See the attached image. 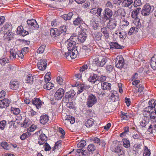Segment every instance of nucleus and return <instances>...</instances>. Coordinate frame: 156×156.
<instances>
[{"label": "nucleus", "mask_w": 156, "mask_h": 156, "mask_svg": "<svg viewBox=\"0 0 156 156\" xmlns=\"http://www.w3.org/2000/svg\"><path fill=\"white\" fill-rule=\"evenodd\" d=\"M54 87L53 85L50 82L46 83L44 85V88L45 89L50 90Z\"/></svg>", "instance_id": "obj_32"}, {"label": "nucleus", "mask_w": 156, "mask_h": 156, "mask_svg": "<svg viewBox=\"0 0 156 156\" xmlns=\"http://www.w3.org/2000/svg\"><path fill=\"white\" fill-rule=\"evenodd\" d=\"M117 60L115 62V66L119 69L124 67V61L123 57L121 55L118 56L116 58Z\"/></svg>", "instance_id": "obj_4"}, {"label": "nucleus", "mask_w": 156, "mask_h": 156, "mask_svg": "<svg viewBox=\"0 0 156 156\" xmlns=\"http://www.w3.org/2000/svg\"><path fill=\"white\" fill-rule=\"evenodd\" d=\"M12 25L9 23H6L4 26L0 28V33L2 34L5 32H12Z\"/></svg>", "instance_id": "obj_7"}, {"label": "nucleus", "mask_w": 156, "mask_h": 156, "mask_svg": "<svg viewBox=\"0 0 156 156\" xmlns=\"http://www.w3.org/2000/svg\"><path fill=\"white\" fill-rule=\"evenodd\" d=\"M146 148L144 151L143 156H149L151 154L150 151L149 150L147 147H145Z\"/></svg>", "instance_id": "obj_50"}, {"label": "nucleus", "mask_w": 156, "mask_h": 156, "mask_svg": "<svg viewBox=\"0 0 156 156\" xmlns=\"http://www.w3.org/2000/svg\"><path fill=\"white\" fill-rule=\"evenodd\" d=\"M71 51V52H70V57L72 58H76L78 54V51H77L76 49H73Z\"/></svg>", "instance_id": "obj_34"}, {"label": "nucleus", "mask_w": 156, "mask_h": 156, "mask_svg": "<svg viewBox=\"0 0 156 156\" xmlns=\"http://www.w3.org/2000/svg\"><path fill=\"white\" fill-rule=\"evenodd\" d=\"M106 77L105 76L101 75L98 76L97 74H94L93 76H90L88 78V80L93 84L98 83V84H100V83H98L99 81H104L106 80Z\"/></svg>", "instance_id": "obj_2"}, {"label": "nucleus", "mask_w": 156, "mask_h": 156, "mask_svg": "<svg viewBox=\"0 0 156 156\" xmlns=\"http://www.w3.org/2000/svg\"><path fill=\"white\" fill-rule=\"evenodd\" d=\"M106 6L108 8H112L113 7V5L110 1H108L106 4Z\"/></svg>", "instance_id": "obj_59"}, {"label": "nucleus", "mask_w": 156, "mask_h": 156, "mask_svg": "<svg viewBox=\"0 0 156 156\" xmlns=\"http://www.w3.org/2000/svg\"><path fill=\"white\" fill-rule=\"evenodd\" d=\"M9 101L8 99L0 100V108H6L9 106Z\"/></svg>", "instance_id": "obj_15"}, {"label": "nucleus", "mask_w": 156, "mask_h": 156, "mask_svg": "<svg viewBox=\"0 0 156 156\" xmlns=\"http://www.w3.org/2000/svg\"><path fill=\"white\" fill-rule=\"evenodd\" d=\"M31 135V134L28 132H26L20 136V139L22 140H24L26 138L29 137Z\"/></svg>", "instance_id": "obj_41"}, {"label": "nucleus", "mask_w": 156, "mask_h": 156, "mask_svg": "<svg viewBox=\"0 0 156 156\" xmlns=\"http://www.w3.org/2000/svg\"><path fill=\"white\" fill-rule=\"evenodd\" d=\"M41 141H38V144L40 145L43 144L47 140V137L44 134H42L39 136Z\"/></svg>", "instance_id": "obj_20"}, {"label": "nucleus", "mask_w": 156, "mask_h": 156, "mask_svg": "<svg viewBox=\"0 0 156 156\" xmlns=\"http://www.w3.org/2000/svg\"><path fill=\"white\" fill-rule=\"evenodd\" d=\"M10 57L12 59L16 58V53L12 49L10 50Z\"/></svg>", "instance_id": "obj_47"}, {"label": "nucleus", "mask_w": 156, "mask_h": 156, "mask_svg": "<svg viewBox=\"0 0 156 156\" xmlns=\"http://www.w3.org/2000/svg\"><path fill=\"white\" fill-rule=\"evenodd\" d=\"M79 155L80 156H88V153L86 150L83 149L80 155Z\"/></svg>", "instance_id": "obj_58"}, {"label": "nucleus", "mask_w": 156, "mask_h": 156, "mask_svg": "<svg viewBox=\"0 0 156 156\" xmlns=\"http://www.w3.org/2000/svg\"><path fill=\"white\" fill-rule=\"evenodd\" d=\"M49 116L47 115L41 116L40 119V122L43 125L47 123L49 120Z\"/></svg>", "instance_id": "obj_19"}, {"label": "nucleus", "mask_w": 156, "mask_h": 156, "mask_svg": "<svg viewBox=\"0 0 156 156\" xmlns=\"http://www.w3.org/2000/svg\"><path fill=\"white\" fill-rule=\"evenodd\" d=\"M92 140L94 142V143L98 144L99 145H101V140L99 138L94 137L93 138Z\"/></svg>", "instance_id": "obj_52"}, {"label": "nucleus", "mask_w": 156, "mask_h": 156, "mask_svg": "<svg viewBox=\"0 0 156 156\" xmlns=\"http://www.w3.org/2000/svg\"><path fill=\"white\" fill-rule=\"evenodd\" d=\"M151 111L148 110V108H145L143 112V115L144 117L147 118V119H148L151 113Z\"/></svg>", "instance_id": "obj_33"}, {"label": "nucleus", "mask_w": 156, "mask_h": 156, "mask_svg": "<svg viewBox=\"0 0 156 156\" xmlns=\"http://www.w3.org/2000/svg\"><path fill=\"white\" fill-rule=\"evenodd\" d=\"M151 6L149 5H146L143 7L141 11L142 14L145 16H148L152 12Z\"/></svg>", "instance_id": "obj_6"}, {"label": "nucleus", "mask_w": 156, "mask_h": 156, "mask_svg": "<svg viewBox=\"0 0 156 156\" xmlns=\"http://www.w3.org/2000/svg\"><path fill=\"white\" fill-rule=\"evenodd\" d=\"M111 48H115L117 49L121 48V46L116 42H112L110 44Z\"/></svg>", "instance_id": "obj_28"}, {"label": "nucleus", "mask_w": 156, "mask_h": 156, "mask_svg": "<svg viewBox=\"0 0 156 156\" xmlns=\"http://www.w3.org/2000/svg\"><path fill=\"white\" fill-rule=\"evenodd\" d=\"M101 85L103 90H109L111 88V84L107 82H103L100 83V85Z\"/></svg>", "instance_id": "obj_24"}, {"label": "nucleus", "mask_w": 156, "mask_h": 156, "mask_svg": "<svg viewBox=\"0 0 156 156\" xmlns=\"http://www.w3.org/2000/svg\"><path fill=\"white\" fill-rule=\"evenodd\" d=\"M137 28L134 27L131 28L128 32V34L130 35H131L134 31H137Z\"/></svg>", "instance_id": "obj_57"}, {"label": "nucleus", "mask_w": 156, "mask_h": 156, "mask_svg": "<svg viewBox=\"0 0 156 156\" xmlns=\"http://www.w3.org/2000/svg\"><path fill=\"white\" fill-rule=\"evenodd\" d=\"M106 69L108 72H110L112 70V66L111 65H108L106 66Z\"/></svg>", "instance_id": "obj_63"}, {"label": "nucleus", "mask_w": 156, "mask_h": 156, "mask_svg": "<svg viewBox=\"0 0 156 156\" xmlns=\"http://www.w3.org/2000/svg\"><path fill=\"white\" fill-rule=\"evenodd\" d=\"M66 120L70 122L71 124H73L75 122V118L73 117L70 116H67Z\"/></svg>", "instance_id": "obj_43"}, {"label": "nucleus", "mask_w": 156, "mask_h": 156, "mask_svg": "<svg viewBox=\"0 0 156 156\" xmlns=\"http://www.w3.org/2000/svg\"><path fill=\"white\" fill-rule=\"evenodd\" d=\"M116 25V22L115 19L110 20L108 24V28L112 29L115 28Z\"/></svg>", "instance_id": "obj_23"}, {"label": "nucleus", "mask_w": 156, "mask_h": 156, "mask_svg": "<svg viewBox=\"0 0 156 156\" xmlns=\"http://www.w3.org/2000/svg\"><path fill=\"white\" fill-rule=\"evenodd\" d=\"M97 102L96 97L93 94H91L88 97L87 102V105L89 108L91 107Z\"/></svg>", "instance_id": "obj_3"}, {"label": "nucleus", "mask_w": 156, "mask_h": 156, "mask_svg": "<svg viewBox=\"0 0 156 156\" xmlns=\"http://www.w3.org/2000/svg\"><path fill=\"white\" fill-rule=\"evenodd\" d=\"M95 147L93 144H90L87 147V149L89 151L92 152L95 149Z\"/></svg>", "instance_id": "obj_49"}, {"label": "nucleus", "mask_w": 156, "mask_h": 156, "mask_svg": "<svg viewBox=\"0 0 156 156\" xmlns=\"http://www.w3.org/2000/svg\"><path fill=\"white\" fill-rule=\"evenodd\" d=\"M76 16V13L74 14L72 12H69L67 14H65L62 16V17L65 20H70L72 18H74Z\"/></svg>", "instance_id": "obj_16"}, {"label": "nucleus", "mask_w": 156, "mask_h": 156, "mask_svg": "<svg viewBox=\"0 0 156 156\" xmlns=\"http://www.w3.org/2000/svg\"><path fill=\"white\" fill-rule=\"evenodd\" d=\"M44 146L45 147L44 150L46 151H49L51 149V147L47 143L45 144Z\"/></svg>", "instance_id": "obj_61"}, {"label": "nucleus", "mask_w": 156, "mask_h": 156, "mask_svg": "<svg viewBox=\"0 0 156 156\" xmlns=\"http://www.w3.org/2000/svg\"><path fill=\"white\" fill-rule=\"evenodd\" d=\"M73 24L75 25H78L83 23V21L82 19L80 17H78L76 20L73 21Z\"/></svg>", "instance_id": "obj_29"}, {"label": "nucleus", "mask_w": 156, "mask_h": 156, "mask_svg": "<svg viewBox=\"0 0 156 156\" xmlns=\"http://www.w3.org/2000/svg\"><path fill=\"white\" fill-rule=\"evenodd\" d=\"M110 99L112 100V101L115 102L118 101V98L117 96L115 97V95L114 94H112L111 95Z\"/></svg>", "instance_id": "obj_54"}, {"label": "nucleus", "mask_w": 156, "mask_h": 156, "mask_svg": "<svg viewBox=\"0 0 156 156\" xmlns=\"http://www.w3.org/2000/svg\"><path fill=\"white\" fill-rule=\"evenodd\" d=\"M139 13L137 12V11H136L134 10L132 13V17L133 18L136 19H137L138 17Z\"/></svg>", "instance_id": "obj_48"}, {"label": "nucleus", "mask_w": 156, "mask_h": 156, "mask_svg": "<svg viewBox=\"0 0 156 156\" xmlns=\"http://www.w3.org/2000/svg\"><path fill=\"white\" fill-rule=\"evenodd\" d=\"M66 31V27L64 25L60 27L58 30V32L59 33L60 36L64 35Z\"/></svg>", "instance_id": "obj_30"}, {"label": "nucleus", "mask_w": 156, "mask_h": 156, "mask_svg": "<svg viewBox=\"0 0 156 156\" xmlns=\"http://www.w3.org/2000/svg\"><path fill=\"white\" fill-rule=\"evenodd\" d=\"M142 5V3L140 0H135L134 1V5L136 7L140 6Z\"/></svg>", "instance_id": "obj_56"}, {"label": "nucleus", "mask_w": 156, "mask_h": 156, "mask_svg": "<svg viewBox=\"0 0 156 156\" xmlns=\"http://www.w3.org/2000/svg\"><path fill=\"white\" fill-rule=\"evenodd\" d=\"M23 30V27L22 26H19L17 28V33L20 34Z\"/></svg>", "instance_id": "obj_64"}, {"label": "nucleus", "mask_w": 156, "mask_h": 156, "mask_svg": "<svg viewBox=\"0 0 156 156\" xmlns=\"http://www.w3.org/2000/svg\"><path fill=\"white\" fill-rule=\"evenodd\" d=\"M66 105L67 107L69 108H72L74 107V105L73 102H68L67 104Z\"/></svg>", "instance_id": "obj_62"}, {"label": "nucleus", "mask_w": 156, "mask_h": 156, "mask_svg": "<svg viewBox=\"0 0 156 156\" xmlns=\"http://www.w3.org/2000/svg\"><path fill=\"white\" fill-rule=\"evenodd\" d=\"M11 111H12L13 113L15 115L18 114L20 112V110L18 108H12Z\"/></svg>", "instance_id": "obj_42"}, {"label": "nucleus", "mask_w": 156, "mask_h": 156, "mask_svg": "<svg viewBox=\"0 0 156 156\" xmlns=\"http://www.w3.org/2000/svg\"><path fill=\"white\" fill-rule=\"evenodd\" d=\"M10 87L12 89L17 90L19 88L18 82L15 81H11L10 82Z\"/></svg>", "instance_id": "obj_21"}, {"label": "nucleus", "mask_w": 156, "mask_h": 156, "mask_svg": "<svg viewBox=\"0 0 156 156\" xmlns=\"http://www.w3.org/2000/svg\"><path fill=\"white\" fill-rule=\"evenodd\" d=\"M117 13L118 15L124 17L126 14L124 9L122 8L120 9L117 11Z\"/></svg>", "instance_id": "obj_37"}, {"label": "nucleus", "mask_w": 156, "mask_h": 156, "mask_svg": "<svg viewBox=\"0 0 156 156\" xmlns=\"http://www.w3.org/2000/svg\"><path fill=\"white\" fill-rule=\"evenodd\" d=\"M132 0H123V4L125 7H129L133 3Z\"/></svg>", "instance_id": "obj_36"}, {"label": "nucleus", "mask_w": 156, "mask_h": 156, "mask_svg": "<svg viewBox=\"0 0 156 156\" xmlns=\"http://www.w3.org/2000/svg\"><path fill=\"white\" fill-rule=\"evenodd\" d=\"M4 34L3 37L5 40L10 41L13 38L14 34L12 32L3 33Z\"/></svg>", "instance_id": "obj_17"}, {"label": "nucleus", "mask_w": 156, "mask_h": 156, "mask_svg": "<svg viewBox=\"0 0 156 156\" xmlns=\"http://www.w3.org/2000/svg\"><path fill=\"white\" fill-rule=\"evenodd\" d=\"M88 68V66L87 65H84L80 68V73H83V74H84L85 71Z\"/></svg>", "instance_id": "obj_45"}, {"label": "nucleus", "mask_w": 156, "mask_h": 156, "mask_svg": "<svg viewBox=\"0 0 156 156\" xmlns=\"http://www.w3.org/2000/svg\"><path fill=\"white\" fill-rule=\"evenodd\" d=\"M87 37V34L86 33L82 32L78 35L77 37L79 42L80 43H83L86 40Z\"/></svg>", "instance_id": "obj_13"}, {"label": "nucleus", "mask_w": 156, "mask_h": 156, "mask_svg": "<svg viewBox=\"0 0 156 156\" xmlns=\"http://www.w3.org/2000/svg\"><path fill=\"white\" fill-rule=\"evenodd\" d=\"M75 94V92L73 90H71L67 92L66 94L65 98L67 101V99L69 98H72Z\"/></svg>", "instance_id": "obj_18"}, {"label": "nucleus", "mask_w": 156, "mask_h": 156, "mask_svg": "<svg viewBox=\"0 0 156 156\" xmlns=\"http://www.w3.org/2000/svg\"><path fill=\"white\" fill-rule=\"evenodd\" d=\"M50 34L51 36L55 39L59 38L60 36L58 32V30L56 28H51L50 30Z\"/></svg>", "instance_id": "obj_9"}, {"label": "nucleus", "mask_w": 156, "mask_h": 156, "mask_svg": "<svg viewBox=\"0 0 156 156\" xmlns=\"http://www.w3.org/2000/svg\"><path fill=\"white\" fill-rule=\"evenodd\" d=\"M150 65L153 69L156 70V55H154L151 58Z\"/></svg>", "instance_id": "obj_22"}, {"label": "nucleus", "mask_w": 156, "mask_h": 156, "mask_svg": "<svg viewBox=\"0 0 156 156\" xmlns=\"http://www.w3.org/2000/svg\"><path fill=\"white\" fill-rule=\"evenodd\" d=\"M105 63V58L100 56L93 59V63L89 64V67L90 69L95 70L98 69V66L102 67Z\"/></svg>", "instance_id": "obj_1"}, {"label": "nucleus", "mask_w": 156, "mask_h": 156, "mask_svg": "<svg viewBox=\"0 0 156 156\" xmlns=\"http://www.w3.org/2000/svg\"><path fill=\"white\" fill-rule=\"evenodd\" d=\"M65 43L67 45V48L69 51H71L73 49H76L75 48L76 43L73 41L70 42L69 40H67Z\"/></svg>", "instance_id": "obj_14"}, {"label": "nucleus", "mask_w": 156, "mask_h": 156, "mask_svg": "<svg viewBox=\"0 0 156 156\" xmlns=\"http://www.w3.org/2000/svg\"><path fill=\"white\" fill-rule=\"evenodd\" d=\"M156 130V122H154L152 123L149 126L148 129V131L149 132L151 133L152 132L153 129Z\"/></svg>", "instance_id": "obj_31"}, {"label": "nucleus", "mask_w": 156, "mask_h": 156, "mask_svg": "<svg viewBox=\"0 0 156 156\" xmlns=\"http://www.w3.org/2000/svg\"><path fill=\"white\" fill-rule=\"evenodd\" d=\"M93 121L94 120L92 119L87 120L85 124L87 127L89 128L92 126L94 124Z\"/></svg>", "instance_id": "obj_38"}, {"label": "nucleus", "mask_w": 156, "mask_h": 156, "mask_svg": "<svg viewBox=\"0 0 156 156\" xmlns=\"http://www.w3.org/2000/svg\"><path fill=\"white\" fill-rule=\"evenodd\" d=\"M120 116L122 120H127L128 119L129 116L127 113H125L121 111V112Z\"/></svg>", "instance_id": "obj_39"}, {"label": "nucleus", "mask_w": 156, "mask_h": 156, "mask_svg": "<svg viewBox=\"0 0 156 156\" xmlns=\"http://www.w3.org/2000/svg\"><path fill=\"white\" fill-rule=\"evenodd\" d=\"M113 14L112 11L108 8H106L103 12L104 18L105 19L108 20Z\"/></svg>", "instance_id": "obj_11"}, {"label": "nucleus", "mask_w": 156, "mask_h": 156, "mask_svg": "<svg viewBox=\"0 0 156 156\" xmlns=\"http://www.w3.org/2000/svg\"><path fill=\"white\" fill-rule=\"evenodd\" d=\"M1 146L5 149L8 150V144L5 142H2L1 144Z\"/></svg>", "instance_id": "obj_53"}, {"label": "nucleus", "mask_w": 156, "mask_h": 156, "mask_svg": "<svg viewBox=\"0 0 156 156\" xmlns=\"http://www.w3.org/2000/svg\"><path fill=\"white\" fill-rule=\"evenodd\" d=\"M149 120H151L154 122L156 121V111H152L151 112L150 115L148 119Z\"/></svg>", "instance_id": "obj_27"}, {"label": "nucleus", "mask_w": 156, "mask_h": 156, "mask_svg": "<svg viewBox=\"0 0 156 156\" xmlns=\"http://www.w3.org/2000/svg\"><path fill=\"white\" fill-rule=\"evenodd\" d=\"M123 145L125 147L128 148L130 146V143L129 141L126 138H123L122 139Z\"/></svg>", "instance_id": "obj_35"}, {"label": "nucleus", "mask_w": 156, "mask_h": 156, "mask_svg": "<svg viewBox=\"0 0 156 156\" xmlns=\"http://www.w3.org/2000/svg\"><path fill=\"white\" fill-rule=\"evenodd\" d=\"M64 91L63 89L60 88L58 90L54 95L55 98V100H58L61 99L63 96Z\"/></svg>", "instance_id": "obj_10"}, {"label": "nucleus", "mask_w": 156, "mask_h": 156, "mask_svg": "<svg viewBox=\"0 0 156 156\" xmlns=\"http://www.w3.org/2000/svg\"><path fill=\"white\" fill-rule=\"evenodd\" d=\"M27 23L31 29H38L39 27V26L35 19L28 20L27 21Z\"/></svg>", "instance_id": "obj_5"}, {"label": "nucleus", "mask_w": 156, "mask_h": 156, "mask_svg": "<svg viewBox=\"0 0 156 156\" xmlns=\"http://www.w3.org/2000/svg\"><path fill=\"white\" fill-rule=\"evenodd\" d=\"M6 121L5 120L2 121L0 122V128L2 130H3L6 125Z\"/></svg>", "instance_id": "obj_55"}, {"label": "nucleus", "mask_w": 156, "mask_h": 156, "mask_svg": "<svg viewBox=\"0 0 156 156\" xmlns=\"http://www.w3.org/2000/svg\"><path fill=\"white\" fill-rule=\"evenodd\" d=\"M33 77L31 74H29L25 78V80L24 81V83H32L33 82Z\"/></svg>", "instance_id": "obj_25"}, {"label": "nucleus", "mask_w": 156, "mask_h": 156, "mask_svg": "<svg viewBox=\"0 0 156 156\" xmlns=\"http://www.w3.org/2000/svg\"><path fill=\"white\" fill-rule=\"evenodd\" d=\"M9 60L6 58H3L0 59V64L2 65H5L6 63H8Z\"/></svg>", "instance_id": "obj_51"}, {"label": "nucleus", "mask_w": 156, "mask_h": 156, "mask_svg": "<svg viewBox=\"0 0 156 156\" xmlns=\"http://www.w3.org/2000/svg\"><path fill=\"white\" fill-rule=\"evenodd\" d=\"M47 62L46 60L41 59L37 63V67L39 70H44L47 67Z\"/></svg>", "instance_id": "obj_8"}, {"label": "nucleus", "mask_w": 156, "mask_h": 156, "mask_svg": "<svg viewBox=\"0 0 156 156\" xmlns=\"http://www.w3.org/2000/svg\"><path fill=\"white\" fill-rule=\"evenodd\" d=\"M57 82L60 85H61L63 83V80L62 78L58 76L57 78Z\"/></svg>", "instance_id": "obj_60"}, {"label": "nucleus", "mask_w": 156, "mask_h": 156, "mask_svg": "<svg viewBox=\"0 0 156 156\" xmlns=\"http://www.w3.org/2000/svg\"><path fill=\"white\" fill-rule=\"evenodd\" d=\"M95 39L97 41H99L101 39V34L99 32H96L94 34Z\"/></svg>", "instance_id": "obj_44"}, {"label": "nucleus", "mask_w": 156, "mask_h": 156, "mask_svg": "<svg viewBox=\"0 0 156 156\" xmlns=\"http://www.w3.org/2000/svg\"><path fill=\"white\" fill-rule=\"evenodd\" d=\"M46 46L44 44H42L37 50V52L39 53H42L44 50Z\"/></svg>", "instance_id": "obj_40"}, {"label": "nucleus", "mask_w": 156, "mask_h": 156, "mask_svg": "<svg viewBox=\"0 0 156 156\" xmlns=\"http://www.w3.org/2000/svg\"><path fill=\"white\" fill-rule=\"evenodd\" d=\"M149 106L147 107L148 110L152 109L153 108H154L156 105V100L154 99H151L148 102Z\"/></svg>", "instance_id": "obj_26"}, {"label": "nucleus", "mask_w": 156, "mask_h": 156, "mask_svg": "<svg viewBox=\"0 0 156 156\" xmlns=\"http://www.w3.org/2000/svg\"><path fill=\"white\" fill-rule=\"evenodd\" d=\"M32 104L35 105L37 109H39L41 107L42 104H43V102L39 98H34L32 101Z\"/></svg>", "instance_id": "obj_12"}, {"label": "nucleus", "mask_w": 156, "mask_h": 156, "mask_svg": "<svg viewBox=\"0 0 156 156\" xmlns=\"http://www.w3.org/2000/svg\"><path fill=\"white\" fill-rule=\"evenodd\" d=\"M86 141L84 140H83L77 144V146L78 147H83L86 145Z\"/></svg>", "instance_id": "obj_46"}]
</instances>
